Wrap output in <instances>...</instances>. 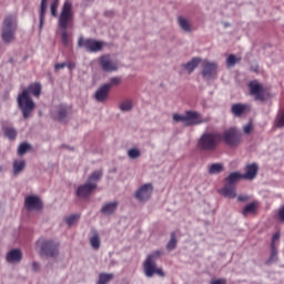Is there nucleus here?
I'll use <instances>...</instances> for the list:
<instances>
[{
	"label": "nucleus",
	"instance_id": "1",
	"mask_svg": "<svg viewBox=\"0 0 284 284\" xmlns=\"http://www.w3.org/2000/svg\"><path fill=\"white\" fill-rule=\"evenodd\" d=\"M41 84L39 82H36L30 84L28 89H24L22 93L18 97V104L26 120L31 115L32 111L36 108V104L30 98L29 93H31L36 98H39L41 95Z\"/></svg>",
	"mask_w": 284,
	"mask_h": 284
},
{
	"label": "nucleus",
	"instance_id": "2",
	"mask_svg": "<svg viewBox=\"0 0 284 284\" xmlns=\"http://www.w3.org/2000/svg\"><path fill=\"white\" fill-rule=\"evenodd\" d=\"M221 141V133H204L197 140V150L213 152L217 149Z\"/></svg>",
	"mask_w": 284,
	"mask_h": 284
},
{
	"label": "nucleus",
	"instance_id": "3",
	"mask_svg": "<svg viewBox=\"0 0 284 284\" xmlns=\"http://www.w3.org/2000/svg\"><path fill=\"white\" fill-rule=\"evenodd\" d=\"M162 255L161 251H155L153 253H151L150 255H148L144 264H143V268H144V274L145 276H148V278H152V276H154V274H158V276H165V273L163 272L162 268H158L156 267V260Z\"/></svg>",
	"mask_w": 284,
	"mask_h": 284
},
{
	"label": "nucleus",
	"instance_id": "4",
	"mask_svg": "<svg viewBox=\"0 0 284 284\" xmlns=\"http://www.w3.org/2000/svg\"><path fill=\"white\" fill-rule=\"evenodd\" d=\"M17 31V17L13 14L8 16L3 21L2 40L10 43L14 39Z\"/></svg>",
	"mask_w": 284,
	"mask_h": 284
},
{
	"label": "nucleus",
	"instance_id": "5",
	"mask_svg": "<svg viewBox=\"0 0 284 284\" xmlns=\"http://www.w3.org/2000/svg\"><path fill=\"white\" fill-rule=\"evenodd\" d=\"M242 136L243 134L241 132L235 128H231L220 134V140L224 141V143L231 148H236L242 143Z\"/></svg>",
	"mask_w": 284,
	"mask_h": 284
},
{
	"label": "nucleus",
	"instance_id": "6",
	"mask_svg": "<svg viewBox=\"0 0 284 284\" xmlns=\"http://www.w3.org/2000/svg\"><path fill=\"white\" fill-rule=\"evenodd\" d=\"M73 22V12H72V3L67 1L63 4L60 18H59V27L61 30H68Z\"/></svg>",
	"mask_w": 284,
	"mask_h": 284
},
{
	"label": "nucleus",
	"instance_id": "7",
	"mask_svg": "<svg viewBox=\"0 0 284 284\" xmlns=\"http://www.w3.org/2000/svg\"><path fill=\"white\" fill-rule=\"evenodd\" d=\"M248 91L255 98V101L264 102L270 97L267 90L257 81L248 83Z\"/></svg>",
	"mask_w": 284,
	"mask_h": 284
},
{
	"label": "nucleus",
	"instance_id": "8",
	"mask_svg": "<svg viewBox=\"0 0 284 284\" xmlns=\"http://www.w3.org/2000/svg\"><path fill=\"white\" fill-rule=\"evenodd\" d=\"M36 245L47 256H55L58 254L59 245L53 241L39 240Z\"/></svg>",
	"mask_w": 284,
	"mask_h": 284
},
{
	"label": "nucleus",
	"instance_id": "9",
	"mask_svg": "<svg viewBox=\"0 0 284 284\" xmlns=\"http://www.w3.org/2000/svg\"><path fill=\"white\" fill-rule=\"evenodd\" d=\"M78 45L79 48H85L89 52H98L103 48L102 42L92 39H84L83 37L79 38Z\"/></svg>",
	"mask_w": 284,
	"mask_h": 284
},
{
	"label": "nucleus",
	"instance_id": "10",
	"mask_svg": "<svg viewBox=\"0 0 284 284\" xmlns=\"http://www.w3.org/2000/svg\"><path fill=\"white\" fill-rule=\"evenodd\" d=\"M152 192H153V185L151 183L144 184L138 190L135 197L141 202H145L151 197Z\"/></svg>",
	"mask_w": 284,
	"mask_h": 284
},
{
	"label": "nucleus",
	"instance_id": "11",
	"mask_svg": "<svg viewBox=\"0 0 284 284\" xmlns=\"http://www.w3.org/2000/svg\"><path fill=\"white\" fill-rule=\"evenodd\" d=\"M100 63H101L102 70L105 72H113L118 70V64L112 62L109 55L101 57Z\"/></svg>",
	"mask_w": 284,
	"mask_h": 284
},
{
	"label": "nucleus",
	"instance_id": "12",
	"mask_svg": "<svg viewBox=\"0 0 284 284\" xmlns=\"http://www.w3.org/2000/svg\"><path fill=\"white\" fill-rule=\"evenodd\" d=\"M26 207L31 211V210H41L42 209V202L40 197L36 195H29L26 197Z\"/></svg>",
	"mask_w": 284,
	"mask_h": 284
},
{
	"label": "nucleus",
	"instance_id": "13",
	"mask_svg": "<svg viewBox=\"0 0 284 284\" xmlns=\"http://www.w3.org/2000/svg\"><path fill=\"white\" fill-rule=\"evenodd\" d=\"M185 119H186L187 126L207 122L206 120H201V114L199 112H192V111L186 112Z\"/></svg>",
	"mask_w": 284,
	"mask_h": 284
},
{
	"label": "nucleus",
	"instance_id": "14",
	"mask_svg": "<svg viewBox=\"0 0 284 284\" xmlns=\"http://www.w3.org/2000/svg\"><path fill=\"white\" fill-rule=\"evenodd\" d=\"M95 189H97V184H95V183H90V182L88 181L87 184L79 186V189H78V191H77V194H78V196H80V197H87V196L90 195V194L93 192V190H95Z\"/></svg>",
	"mask_w": 284,
	"mask_h": 284
},
{
	"label": "nucleus",
	"instance_id": "15",
	"mask_svg": "<svg viewBox=\"0 0 284 284\" xmlns=\"http://www.w3.org/2000/svg\"><path fill=\"white\" fill-rule=\"evenodd\" d=\"M217 65L213 62H204L202 65V77L210 79L216 72Z\"/></svg>",
	"mask_w": 284,
	"mask_h": 284
},
{
	"label": "nucleus",
	"instance_id": "16",
	"mask_svg": "<svg viewBox=\"0 0 284 284\" xmlns=\"http://www.w3.org/2000/svg\"><path fill=\"white\" fill-rule=\"evenodd\" d=\"M258 173V165L256 163H251L246 165V173L242 174V179L254 180Z\"/></svg>",
	"mask_w": 284,
	"mask_h": 284
},
{
	"label": "nucleus",
	"instance_id": "17",
	"mask_svg": "<svg viewBox=\"0 0 284 284\" xmlns=\"http://www.w3.org/2000/svg\"><path fill=\"white\" fill-rule=\"evenodd\" d=\"M110 85H102L95 93V100L99 102H104L109 98Z\"/></svg>",
	"mask_w": 284,
	"mask_h": 284
},
{
	"label": "nucleus",
	"instance_id": "18",
	"mask_svg": "<svg viewBox=\"0 0 284 284\" xmlns=\"http://www.w3.org/2000/svg\"><path fill=\"white\" fill-rule=\"evenodd\" d=\"M220 193H222L224 196L229 199H235L236 197V185L235 184H225L222 190H220Z\"/></svg>",
	"mask_w": 284,
	"mask_h": 284
},
{
	"label": "nucleus",
	"instance_id": "19",
	"mask_svg": "<svg viewBox=\"0 0 284 284\" xmlns=\"http://www.w3.org/2000/svg\"><path fill=\"white\" fill-rule=\"evenodd\" d=\"M22 253L18 248L11 250L7 255L8 263H20Z\"/></svg>",
	"mask_w": 284,
	"mask_h": 284
},
{
	"label": "nucleus",
	"instance_id": "20",
	"mask_svg": "<svg viewBox=\"0 0 284 284\" xmlns=\"http://www.w3.org/2000/svg\"><path fill=\"white\" fill-rule=\"evenodd\" d=\"M258 207V202L253 201L251 204L246 205L244 210H242V215L247 216L248 214H255Z\"/></svg>",
	"mask_w": 284,
	"mask_h": 284
},
{
	"label": "nucleus",
	"instance_id": "21",
	"mask_svg": "<svg viewBox=\"0 0 284 284\" xmlns=\"http://www.w3.org/2000/svg\"><path fill=\"white\" fill-rule=\"evenodd\" d=\"M247 109V105L245 104H233V106H231V113H233V115L235 116H241Z\"/></svg>",
	"mask_w": 284,
	"mask_h": 284
},
{
	"label": "nucleus",
	"instance_id": "22",
	"mask_svg": "<svg viewBox=\"0 0 284 284\" xmlns=\"http://www.w3.org/2000/svg\"><path fill=\"white\" fill-rule=\"evenodd\" d=\"M200 63H201L200 58H193L191 62L184 64L183 68L186 69L189 73H192L199 67Z\"/></svg>",
	"mask_w": 284,
	"mask_h": 284
},
{
	"label": "nucleus",
	"instance_id": "23",
	"mask_svg": "<svg viewBox=\"0 0 284 284\" xmlns=\"http://www.w3.org/2000/svg\"><path fill=\"white\" fill-rule=\"evenodd\" d=\"M119 202H111V203H106L103 207H102V212L104 214H112L115 212V210L118 209Z\"/></svg>",
	"mask_w": 284,
	"mask_h": 284
},
{
	"label": "nucleus",
	"instance_id": "24",
	"mask_svg": "<svg viewBox=\"0 0 284 284\" xmlns=\"http://www.w3.org/2000/svg\"><path fill=\"white\" fill-rule=\"evenodd\" d=\"M241 179H243V174L239 172H233L229 174V178L226 179V184H235Z\"/></svg>",
	"mask_w": 284,
	"mask_h": 284
},
{
	"label": "nucleus",
	"instance_id": "25",
	"mask_svg": "<svg viewBox=\"0 0 284 284\" xmlns=\"http://www.w3.org/2000/svg\"><path fill=\"white\" fill-rule=\"evenodd\" d=\"M47 1L42 0L41 2V9H40V30L43 28L44 19H45V11H47Z\"/></svg>",
	"mask_w": 284,
	"mask_h": 284
},
{
	"label": "nucleus",
	"instance_id": "26",
	"mask_svg": "<svg viewBox=\"0 0 284 284\" xmlns=\"http://www.w3.org/2000/svg\"><path fill=\"white\" fill-rule=\"evenodd\" d=\"M69 113V108L64 106V105H60L59 106V110H58V120L60 122H64L67 115Z\"/></svg>",
	"mask_w": 284,
	"mask_h": 284
},
{
	"label": "nucleus",
	"instance_id": "27",
	"mask_svg": "<svg viewBox=\"0 0 284 284\" xmlns=\"http://www.w3.org/2000/svg\"><path fill=\"white\" fill-rule=\"evenodd\" d=\"M113 276L112 273H101L97 284H109Z\"/></svg>",
	"mask_w": 284,
	"mask_h": 284
},
{
	"label": "nucleus",
	"instance_id": "28",
	"mask_svg": "<svg viewBox=\"0 0 284 284\" xmlns=\"http://www.w3.org/2000/svg\"><path fill=\"white\" fill-rule=\"evenodd\" d=\"M224 166L220 163H213L209 166V174H219L223 172Z\"/></svg>",
	"mask_w": 284,
	"mask_h": 284
},
{
	"label": "nucleus",
	"instance_id": "29",
	"mask_svg": "<svg viewBox=\"0 0 284 284\" xmlns=\"http://www.w3.org/2000/svg\"><path fill=\"white\" fill-rule=\"evenodd\" d=\"M26 168V161H14L13 162V173L18 175Z\"/></svg>",
	"mask_w": 284,
	"mask_h": 284
},
{
	"label": "nucleus",
	"instance_id": "30",
	"mask_svg": "<svg viewBox=\"0 0 284 284\" xmlns=\"http://www.w3.org/2000/svg\"><path fill=\"white\" fill-rule=\"evenodd\" d=\"M90 243H91V246L94 248V250H99L100 246H101V240H100V236L99 234L95 232L92 237L90 239Z\"/></svg>",
	"mask_w": 284,
	"mask_h": 284
},
{
	"label": "nucleus",
	"instance_id": "31",
	"mask_svg": "<svg viewBox=\"0 0 284 284\" xmlns=\"http://www.w3.org/2000/svg\"><path fill=\"white\" fill-rule=\"evenodd\" d=\"M4 134L8 139L14 140L17 136V131L13 128H3Z\"/></svg>",
	"mask_w": 284,
	"mask_h": 284
},
{
	"label": "nucleus",
	"instance_id": "32",
	"mask_svg": "<svg viewBox=\"0 0 284 284\" xmlns=\"http://www.w3.org/2000/svg\"><path fill=\"white\" fill-rule=\"evenodd\" d=\"M102 178V172L101 171H95L91 174L89 178V183H95Z\"/></svg>",
	"mask_w": 284,
	"mask_h": 284
},
{
	"label": "nucleus",
	"instance_id": "33",
	"mask_svg": "<svg viewBox=\"0 0 284 284\" xmlns=\"http://www.w3.org/2000/svg\"><path fill=\"white\" fill-rule=\"evenodd\" d=\"M176 244H178L176 235H175V233L173 232V233L171 234V240H170V242L168 243V250H169V251L174 250V248L176 247Z\"/></svg>",
	"mask_w": 284,
	"mask_h": 284
},
{
	"label": "nucleus",
	"instance_id": "34",
	"mask_svg": "<svg viewBox=\"0 0 284 284\" xmlns=\"http://www.w3.org/2000/svg\"><path fill=\"white\" fill-rule=\"evenodd\" d=\"M179 23H180L181 28H182L184 31H186V32L191 31V26H190V23L187 22L186 19L180 17V18H179Z\"/></svg>",
	"mask_w": 284,
	"mask_h": 284
},
{
	"label": "nucleus",
	"instance_id": "35",
	"mask_svg": "<svg viewBox=\"0 0 284 284\" xmlns=\"http://www.w3.org/2000/svg\"><path fill=\"white\" fill-rule=\"evenodd\" d=\"M237 61H241V59H237L234 54H231L229 55V59H226V67L229 68L235 67Z\"/></svg>",
	"mask_w": 284,
	"mask_h": 284
},
{
	"label": "nucleus",
	"instance_id": "36",
	"mask_svg": "<svg viewBox=\"0 0 284 284\" xmlns=\"http://www.w3.org/2000/svg\"><path fill=\"white\" fill-rule=\"evenodd\" d=\"M61 39L64 47H68L71 42V39L67 30H62Z\"/></svg>",
	"mask_w": 284,
	"mask_h": 284
},
{
	"label": "nucleus",
	"instance_id": "37",
	"mask_svg": "<svg viewBox=\"0 0 284 284\" xmlns=\"http://www.w3.org/2000/svg\"><path fill=\"white\" fill-rule=\"evenodd\" d=\"M274 126L277 129L284 128V112L274 121Z\"/></svg>",
	"mask_w": 284,
	"mask_h": 284
},
{
	"label": "nucleus",
	"instance_id": "38",
	"mask_svg": "<svg viewBox=\"0 0 284 284\" xmlns=\"http://www.w3.org/2000/svg\"><path fill=\"white\" fill-rule=\"evenodd\" d=\"M132 108H133V104H132L131 101H124V102H122L121 105H120V109H121L122 111H124V112H128V111L132 110Z\"/></svg>",
	"mask_w": 284,
	"mask_h": 284
},
{
	"label": "nucleus",
	"instance_id": "39",
	"mask_svg": "<svg viewBox=\"0 0 284 284\" xmlns=\"http://www.w3.org/2000/svg\"><path fill=\"white\" fill-rule=\"evenodd\" d=\"M80 219V215L79 214H72L70 215L69 217L65 219V222L69 224V225H73L74 223H77Z\"/></svg>",
	"mask_w": 284,
	"mask_h": 284
},
{
	"label": "nucleus",
	"instance_id": "40",
	"mask_svg": "<svg viewBox=\"0 0 284 284\" xmlns=\"http://www.w3.org/2000/svg\"><path fill=\"white\" fill-rule=\"evenodd\" d=\"M277 256V248L275 245H271V255L270 258L267 260V263H271L272 261H274Z\"/></svg>",
	"mask_w": 284,
	"mask_h": 284
},
{
	"label": "nucleus",
	"instance_id": "41",
	"mask_svg": "<svg viewBox=\"0 0 284 284\" xmlns=\"http://www.w3.org/2000/svg\"><path fill=\"white\" fill-rule=\"evenodd\" d=\"M30 148L28 143H22L18 149V154L23 155Z\"/></svg>",
	"mask_w": 284,
	"mask_h": 284
},
{
	"label": "nucleus",
	"instance_id": "42",
	"mask_svg": "<svg viewBox=\"0 0 284 284\" xmlns=\"http://www.w3.org/2000/svg\"><path fill=\"white\" fill-rule=\"evenodd\" d=\"M128 154H129V156H130L131 159H138V158L141 156V152H140V150H138V149H131V150L128 152Z\"/></svg>",
	"mask_w": 284,
	"mask_h": 284
},
{
	"label": "nucleus",
	"instance_id": "43",
	"mask_svg": "<svg viewBox=\"0 0 284 284\" xmlns=\"http://www.w3.org/2000/svg\"><path fill=\"white\" fill-rule=\"evenodd\" d=\"M58 6H59V0H54L53 3L51 4V14L53 17L58 16Z\"/></svg>",
	"mask_w": 284,
	"mask_h": 284
},
{
	"label": "nucleus",
	"instance_id": "44",
	"mask_svg": "<svg viewBox=\"0 0 284 284\" xmlns=\"http://www.w3.org/2000/svg\"><path fill=\"white\" fill-rule=\"evenodd\" d=\"M121 83V79L115 77V78H112L110 83L109 84H105V85H110V90L112 87H116Z\"/></svg>",
	"mask_w": 284,
	"mask_h": 284
},
{
	"label": "nucleus",
	"instance_id": "45",
	"mask_svg": "<svg viewBox=\"0 0 284 284\" xmlns=\"http://www.w3.org/2000/svg\"><path fill=\"white\" fill-rule=\"evenodd\" d=\"M173 119L175 122H185V124H186V115H181V114L175 113L173 115Z\"/></svg>",
	"mask_w": 284,
	"mask_h": 284
},
{
	"label": "nucleus",
	"instance_id": "46",
	"mask_svg": "<svg viewBox=\"0 0 284 284\" xmlns=\"http://www.w3.org/2000/svg\"><path fill=\"white\" fill-rule=\"evenodd\" d=\"M281 237V234L280 232H276L272 235V239H271V245H275L276 241H278Z\"/></svg>",
	"mask_w": 284,
	"mask_h": 284
},
{
	"label": "nucleus",
	"instance_id": "47",
	"mask_svg": "<svg viewBox=\"0 0 284 284\" xmlns=\"http://www.w3.org/2000/svg\"><path fill=\"white\" fill-rule=\"evenodd\" d=\"M277 216L280 222H284V205L278 210Z\"/></svg>",
	"mask_w": 284,
	"mask_h": 284
},
{
	"label": "nucleus",
	"instance_id": "48",
	"mask_svg": "<svg viewBox=\"0 0 284 284\" xmlns=\"http://www.w3.org/2000/svg\"><path fill=\"white\" fill-rule=\"evenodd\" d=\"M65 67H67V63H65V62H63V63H58V64L54 65V70H55V71H59V70H61V69H63V68H65Z\"/></svg>",
	"mask_w": 284,
	"mask_h": 284
},
{
	"label": "nucleus",
	"instance_id": "49",
	"mask_svg": "<svg viewBox=\"0 0 284 284\" xmlns=\"http://www.w3.org/2000/svg\"><path fill=\"white\" fill-rule=\"evenodd\" d=\"M253 130V125L252 124H247L245 128H244V133L246 134H250Z\"/></svg>",
	"mask_w": 284,
	"mask_h": 284
},
{
	"label": "nucleus",
	"instance_id": "50",
	"mask_svg": "<svg viewBox=\"0 0 284 284\" xmlns=\"http://www.w3.org/2000/svg\"><path fill=\"white\" fill-rule=\"evenodd\" d=\"M248 199H250V197L246 196V195H240V196H237V201H240V202H246Z\"/></svg>",
	"mask_w": 284,
	"mask_h": 284
},
{
	"label": "nucleus",
	"instance_id": "51",
	"mask_svg": "<svg viewBox=\"0 0 284 284\" xmlns=\"http://www.w3.org/2000/svg\"><path fill=\"white\" fill-rule=\"evenodd\" d=\"M67 67L70 71H72L73 69H75V63L74 62H68Z\"/></svg>",
	"mask_w": 284,
	"mask_h": 284
},
{
	"label": "nucleus",
	"instance_id": "52",
	"mask_svg": "<svg viewBox=\"0 0 284 284\" xmlns=\"http://www.w3.org/2000/svg\"><path fill=\"white\" fill-rule=\"evenodd\" d=\"M211 284H226V280H215Z\"/></svg>",
	"mask_w": 284,
	"mask_h": 284
},
{
	"label": "nucleus",
	"instance_id": "53",
	"mask_svg": "<svg viewBox=\"0 0 284 284\" xmlns=\"http://www.w3.org/2000/svg\"><path fill=\"white\" fill-rule=\"evenodd\" d=\"M39 267H40V265L37 262H33V264H32L33 272H38Z\"/></svg>",
	"mask_w": 284,
	"mask_h": 284
}]
</instances>
